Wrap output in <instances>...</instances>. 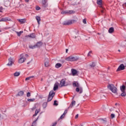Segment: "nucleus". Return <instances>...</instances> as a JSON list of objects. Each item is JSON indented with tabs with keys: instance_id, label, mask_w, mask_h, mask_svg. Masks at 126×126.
<instances>
[{
	"instance_id": "f257e3e1",
	"label": "nucleus",
	"mask_w": 126,
	"mask_h": 126,
	"mask_svg": "<svg viewBox=\"0 0 126 126\" xmlns=\"http://www.w3.org/2000/svg\"><path fill=\"white\" fill-rule=\"evenodd\" d=\"M79 60V57L77 56H73L72 55L65 58V61L67 62H76Z\"/></svg>"
},
{
	"instance_id": "f03ea898",
	"label": "nucleus",
	"mask_w": 126,
	"mask_h": 126,
	"mask_svg": "<svg viewBox=\"0 0 126 126\" xmlns=\"http://www.w3.org/2000/svg\"><path fill=\"white\" fill-rule=\"evenodd\" d=\"M107 88L111 90L112 93L116 94L118 91V89L112 84H109L107 86Z\"/></svg>"
},
{
	"instance_id": "7ed1b4c3",
	"label": "nucleus",
	"mask_w": 126,
	"mask_h": 126,
	"mask_svg": "<svg viewBox=\"0 0 126 126\" xmlns=\"http://www.w3.org/2000/svg\"><path fill=\"white\" fill-rule=\"evenodd\" d=\"M28 58V55L27 54H21V58L19 60V63H23L25 61H26V58Z\"/></svg>"
},
{
	"instance_id": "20e7f679",
	"label": "nucleus",
	"mask_w": 126,
	"mask_h": 126,
	"mask_svg": "<svg viewBox=\"0 0 126 126\" xmlns=\"http://www.w3.org/2000/svg\"><path fill=\"white\" fill-rule=\"evenodd\" d=\"M59 85H60V87H64L65 86H68V85H69V84L66 82V79H63L61 81Z\"/></svg>"
},
{
	"instance_id": "39448f33",
	"label": "nucleus",
	"mask_w": 126,
	"mask_h": 126,
	"mask_svg": "<svg viewBox=\"0 0 126 126\" xmlns=\"http://www.w3.org/2000/svg\"><path fill=\"white\" fill-rule=\"evenodd\" d=\"M55 94L56 93H55L53 90L50 92L47 100L48 102H50L53 100V98H54V96H55Z\"/></svg>"
},
{
	"instance_id": "423d86ee",
	"label": "nucleus",
	"mask_w": 126,
	"mask_h": 126,
	"mask_svg": "<svg viewBox=\"0 0 126 126\" xmlns=\"http://www.w3.org/2000/svg\"><path fill=\"white\" fill-rule=\"evenodd\" d=\"M77 88L76 89V92H79L80 94H81L83 92V89L82 87H80V85L77 82L76 85Z\"/></svg>"
},
{
	"instance_id": "0eeeda50",
	"label": "nucleus",
	"mask_w": 126,
	"mask_h": 126,
	"mask_svg": "<svg viewBox=\"0 0 126 126\" xmlns=\"http://www.w3.org/2000/svg\"><path fill=\"white\" fill-rule=\"evenodd\" d=\"M7 21H11V19H10V18H9V17L2 18L0 20V22H7Z\"/></svg>"
},
{
	"instance_id": "6e6552de",
	"label": "nucleus",
	"mask_w": 126,
	"mask_h": 126,
	"mask_svg": "<svg viewBox=\"0 0 126 126\" xmlns=\"http://www.w3.org/2000/svg\"><path fill=\"white\" fill-rule=\"evenodd\" d=\"M125 68H126V66L124 65V64H121L118 67V68L116 70V71H121V70H124Z\"/></svg>"
},
{
	"instance_id": "1a4fd4ad",
	"label": "nucleus",
	"mask_w": 126,
	"mask_h": 126,
	"mask_svg": "<svg viewBox=\"0 0 126 126\" xmlns=\"http://www.w3.org/2000/svg\"><path fill=\"white\" fill-rule=\"evenodd\" d=\"M74 22V20H69L66 22H64V25H70L71 24H72Z\"/></svg>"
},
{
	"instance_id": "9d476101",
	"label": "nucleus",
	"mask_w": 126,
	"mask_h": 126,
	"mask_svg": "<svg viewBox=\"0 0 126 126\" xmlns=\"http://www.w3.org/2000/svg\"><path fill=\"white\" fill-rule=\"evenodd\" d=\"M8 63L7 64V65H12V64H13V62H14V60H13V59L11 58H10L9 59H8Z\"/></svg>"
},
{
	"instance_id": "9b49d317",
	"label": "nucleus",
	"mask_w": 126,
	"mask_h": 126,
	"mask_svg": "<svg viewBox=\"0 0 126 126\" xmlns=\"http://www.w3.org/2000/svg\"><path fill=\"white\" fill-rule=\"evenodd\" d=\"M47 1V0H42V5L43 6V7H46V6H48Z\"/></svg>"
},
{
	"instance_id": "f8f14e48",
	"label": "nucleus",
	"mask_w": 126,
	"mask_h": 126,
	"mask_svg": "<svg viewBox=\"0 0 126 126\" xmlns=\"http://www.w3.org/2000/svg\"><path fill=\"white\" fill-rule=\"evenodd\" d=\"M17 21H18V22L21 24H23V23H25V22H26V20H25V19H18Z\"/></svg>"
},
{
	"instance_id": "ddd939ff",
	"label": "nucleus",
	"mask_w": 126,
	"mask_h": 126,
	"mask_svg": "<svg viewBox=\"0 0 126 126\" xmlns=\"http://www.w3.org/2000/svg\"><path fill=\"white\" fill-rule=\"evenodd\" d=\"M102 2H103V1H102V0H97V1H96L97 4L99 5V7H100V8H103V6H102Z\"/></svg>"
},
{
	"instance_id": "4468645a",
	"label": "nucleus",
	"mask_w": 126,
	"mask_h": 126,
	"mask_svg": "<svg viewBox=\"0 0 126 126\" xmlns=\"http://www.w3.org/2000/svg\"><path fill=\"white\" fill-rule=\"evenodd\" d=\"M59 85H60V84L59 83H56L54 85V87L53 88L54 91H56V90H58L59 89Z\"/></svg>"
},
{
	"instance_id": "2eb2a0df",
	"label": "nucleus",
	"mask_w": 126,
	"mask_h": 126,
	"mask_svg": "<svg viewBox=\"0 0 126 126\" xmlns=\"http://www.w3.org/2000/svg\"><path fill=\"white\" fill-rule=\"evenodd\" d=\"M71 71L72 73V75L73 76L75 75H77V70H75V69H71Z\"/></svg>"
},
{
	"instance_id": "dca6fc26",
	"label": "nucleus",
	"mask_w": 126,
	"mask_h": 126,
	"mask_svg": "<svg viewBox=\"0 0 126 126\" xmlns=\"http://www.w3.org/2000/svg\"><path fill=\"white\" fill-rule=\"evenodd\" d=\"M35 19L37 21V23L38 25H40V21H41V17H40V16H36L35 17Z\"/></svg>"
},
{
	"instance_id": "f3484780",
	"label": "nucleus",
	"mask_w": 126,
	"mask_h": 126,
	"mask_svg": "<svg viewBox=\"0 0 126 126\" xmlns=\"http://www.w3.org/2000/svg\"><path fill=\"white\" fill-rule=\"evenodd\" d=\"M28 37H29L30 38H32V39H34L36 38V35L34 34V33H32L31 34H29L28 35Z\"/></svg>"
},
{
	"instance_id": "a211bd4d",
	"label": "nucleus",
	"mask_w": 126,
	"mask_h": 126,
	"mask_svg": "<svg viewBox=\"0 0 126 126\" xmlns=\"http://www.w3.org/2000/svg\"><path fill=\"white\" fill-rule=\"evenodd\" d=\"M42 45H43L42 42H39L35 44V46L36 47V48H40V47H41Z\"/></svg>"
},
{
	"instance_id": "6ab92c4d",
	"label": "nucleus",
	"mask_w": 126,
	"mask_h": 126,
	"mask_svg": "<svg viewBox=\"0 0 126 126\" xmlns=\"http://www.w3.org/2000/svg\"><path fill=\"white\" fill-rule=\"evenodd\" d=\"M120 90H121V91H122V92H125V90H126V86H125V85L121 86L120 87Z\"/></svg>"
},
{
	"instance_id": "aec40b11",
	"label": "nucleus",
	"mask_w": 126,
	"mask_h": 126,
	"mask_svg": "<svg viewBox=\"0 0 126 126\" xmlns=\"http://www.w3.org/2000/svg\"><path fill=\"white\" fill-rule=\"evenodd\" d=\"M24 95V92L21 91H20L18 94H17V96H23Z\"/></svg>"
},
{
	"instance_id": "412c9836",
	"label": "nucleus",
	"mask_w": 126,
	"mask_h": 126,
	"mask_svg": "<svg viewBox=\"0 0 126 126\" xmlns=\"http://www.w3.org/2000/svg\"><path fill=\"white\" fill-rule=\"evenodd\" d=\"M62 67V64L60 63H57L55 65L56 68H60V67Z\"/></svg>"
},
{
	"instance_id": "4be33fe9",
	"label": "nucleus",
	"mask_w": 126,
	"mask_h": 126,
	"mask_svg": "<svg viewBox=\"0 0 126 126\" xmlns=\"http://www.w3.org/2000/svg\"><path fill=\"white\" fill-rule=\"evenodd\" d=\"M75 103H76L75 101L72 100L70 105V108H72V107H73V106L75 105Z\"/></svg>"
},
{
	"instance_id": "5701e85b",
	"label": "nucleus",
	"mask_w": 126,
	"mask_h": 126,
	"mask_svg": "<svg viewBox=\"0 0 126 126\" xmlns=\"http://www.w3.org/2000/svg\"><path fill=\"white\" fill-rule=\"evenodd\" d=\"M75 11L74 10H68V14H74Z\"/></svg>"
},
{
	"instance_id": "b1692460",
	"label": "nucleus",
	"mask_w": 126,
	"mask_h": 126,
	"mask_svg": "<svg viewBox=\"0 0 126 126\" xmlns=\"http://www.w3.org/2000/svg\"><path fill=\"white\" fill-rule=\"evenodd\" d=\"M114 28L111 27V28H109V29L108 30V32H109V33H113V32H114Z\"/></svg>"
},
{
	"instance_id": "393cba45",
	"label": "nucleus",
	"mask_w": 126,
	"mask_h": 126,
	"mask_svg": "<svg viewBox=\"0 0 126 126\" xmlns=\"http://www.w3.org/2000/svg\"><path fill=\"white\" fill-rule=\"evenodd\" d=\"M61 14H68V10H64L61 12Z\"/></svg>"
},
{
	"instance_id": "a878e982",
	"label": "nucleus",
	"mask_w": 126,
	"mask_h": 126,
	"mask_svg": "<svg viewBox=\"0 0 126 126\" xmlns=\"http://www.w3.org/2000/svg\"><path fill=\"white\" fill-rule=\"evenodd\" d=\"M22 33H23V31H20V32H16V33L19 37H20V36H21V34H22Z\"/></svg>"
},
{
	"instance_id": "bb28decb",
	"label": "nucleus",
	"mask_w": 126,
	"mask_h": 126,
	"mask_svg": "<svg viewBox=\"0 0 126 126\" xmlns=\"http://www.w3.org/2000/svg\"><path fill=\"white\" fill-rule=\"evenodd\" d=\"M96 64L94 62H92V63H90V66L91 67H94V66H95Z\"/></svg>"
},
{
	"instance_id": "cd10ccee",
	"label": "nucleus",
	"mask_w": 126,
	"mask_h": 126,
	"mask_svg": "<svg viewBox=\"0 0 126 126\" xmlns=\"http://www.w3.org/2000/svg\"><path fill=\"white\" fill-rule=\"evenodd\" d=\"M40 112V109H36L35 110V113L34 115H33V117H35V116H37L38 113Z\"/></svg>"
},
{
	"instance_id": "c85d7f7f",
	"label": "nucleus",
	"mask_w": 126,
	"mask_h": 126,
	"mask_svg": "<svg viewBox=\"0 0 126 126\" xmlns=\"http://www.w3.org/2000/svg\"><path fill=\"white\" fill-rule=\"evenodd\" d=\"M19 75H20V73L18 72H16L14 73V76H19Z\"/></svg>"
},
{
	"instance_id": "c756f323",
	"label": "nucleus",
	"mask_w": 126,
	"mask_h": 126,
	"mask_svg": "<svg viewBox=\"0 0 126 126\" xmlns=\"http://www.w3.org/2000/svg\"><path fill=\"white\" fill-rule=\"evenodd\" d=\"M101 122L102 124H106V123H107V120H106V119H101Z\"/></svg>"
},
{
	"instance_id": "7c9ffc66",
	"label": "nucleus",
	"mask_w": 126,
	"mask_h": 126,
	"mask_svg": "<svg viewBox=\"0 0 126 126\" xmlns=\"http://www.w3.org/2000/svg\"><path fill=\"white\" fill-rule=\"evenodd\" d=\"M29 102H34L35 101V98H29L28 99Z\"/></svg>"
},
{
	"instance_id": "2f4dec72",
	"label": "nucleus",
	"mask_w": 126,
	"mask_h": 126,
	"mask_svg": "<svg viewBox=\"0 0 126 126\" xmlns=\"http://www.w3.org/2000/svg\"><path fill=\"white\" fill-rule=\"evenodd\" d=\"M122 93L121 94V96H122V97H126V92H122Z\"/></svg>"
},
{
	"instance_id": "473e14b6",
	"label": "nucleus",
	"mask_w": 126,
	"mask_h": 126,
	"mask_svg": "<svg viewBox=\"0 0 126 126\" xmlns=\"http://www.w3.org/2000/svg\"><path fill=\"white\" fill-rule=\"evenodd\" d=\"M34 77V76H32L29 77H27L26 78V80H30V79H31V78H33Z\"/></svg>"
},
{
	"instance_id": "72a5a7b5",
	"label": "nucleus",
	"mask_w": 126,
	"mask_h": 126,
	"mask_svg": "<svg viewBox=\"0 0 126 126\" xmlns=\"http://www.w3.org/2000/svg\"><path fill=\"white\" fill-rule=\"evenodd\" d=\"M49 65H50V64H49L48 62H46L45 63V66H46V67H48V66H49Z\"/></svg>"
},
{
	"instance_id": "f704fd0d",
	"label": "nucleus",
	"mask_w": 126,
	"mask_h": 126,
	"mask_svg": "<svg viewBox=\"0 0 126 126\" xmlns=\"http://www.w3.org/2000/svg\"><path fill=\"white\" fill-rule=\"evenodd\" d=\"M29 47H30V49H35V48H37V47H36V45H33V46H32V45L30 46Z\"/></svg>"
},
{
	"instance_id": "c9c22d12",
	"label": "nucleus",
	"mask_w": 126,
	"mask_h": 126,
	"mask_svg": "<svg viewBox=\"0 0 126 126\" xmlns=\"http://www.w3.org/2000/svg\"><path fill=\"white\" fill-rule=\"evenodd\" d=\"M115 114H111L110 115V118L111 119H114V118H115Z\"/></svg>"
},
{
	"instance_id": "e433bc0d",
	"label": "nucleus",
	"mask_w": 126,
	"mask_h": 126,
	"mask_svg": "<svg viewBox=\"0 0 126 126\" xmlns=\"http://www.w3.org/2000/svg\"><path fill=\"white\" fill-rule=\"evenodd\" d=\"M64 114H63L61 117L60 118H59V120L61 119V120H63V118H64Z\"/></svg>"
},
{
	"instance_id": "4c0bfd02",
	"label": "nucleus",
	"mask_w": 126,
	"mask_h": 126,
	"mask_svg": "<svg viewBox=\"0 0 126 126\" xmlns=\"http://www.w3.org/2000/svg\"><path fill=\"white\" fill-rule=\"evenodd\" d=\"M57 100H55L54 102V106H58V105H59V104L57 103Z\"/></svg>"
},
{
	"instance_id": "58836bf2",
	"label": "nucleus",
	"mask_w": 126,
	"mask_h": 126,
	"mask_svg": "<svg viewBox=\"0 0 126 126\" xmlns=\"http://www.w3.org/2000/svg\"><path fill=\"white\" fill-rule=\"evenodd\" d=\"M27 97H30V96H31V94L30 93V92H28L27 94Z\"/></svg>"
},
{
	"instance_id": "ea45409f",
	"label": "nucleus",
	"mask_w": 126,
	"mask_h": 126,
	"mask_svg": "<svg viewBox=\"0 0 126 126\" xmlns=\"http://www.w3.org/2000/svg\"><path fill=\"white\" fill-rule=\"evenodd\" d=\"M35 9H36V10H40V7L37 6H36V7H35Z\"/></svg>"
},
{
	"instance_id": "a19ab883",
	"label": "nucleus",
	"mask_w": 126,
	"mask_h": 126,
	"mask_svg": "<svg viewBox=\"0 0 126 126\" xmlns=\"http://www.w3.org/2000/svg\"><path fill=\"white\" fill-rule=\"evenodd\" d=\"M102 8V10H101V13H104V12H105V9L103 8V7Z\"/></svg>"
},
{
	"instance_id": "79ce46f5",
	"label": "nucleus",
	"mask_w": 126,
	"mask_h": 126,
	"mask_svg": "<svg viewBox=\"0 0 126 126\" xmlns=\"http://www.w3.org/2000/svg\"><path fill=\"white\" fill-rule=\"evenodd\" d=\"M66 113H67V110H65L64 112V113H63V115H64V116H65V115H66Z\"/></svg>"
},
{
	"instance_id": "37998d69",
	"label": "nucleus",
	"mask_w": 126,
	"mask_h": 126,
	"mask_svg": "<svg viewBox=\"0 0 126 126\" xmlns=\"http://www.w3.org/2000/svg\"><path fill=\"white\" fill-rule=\"evenodd\" d=\"M77 83V82L73 83V86H75V87H76Z\"/></svg>"
},
{
	"instance_id": "c03bdc74",
	"label": "nucleus",
	"mask_w": 126,
	"mask_h": 126,
	"mask_svg": "<svg viewBox=\"0 0 126 126\" xmlns=\"http://www.w3.org/2000/svg\"><path fill=\"white\" fill-rule=\"evenodd\" d=\"M83 24H86V19H84L83 20Z\"/></svg>"
},
{
	"instance_id": "a18cd8bd",
	"label": "nucleus",
	"mask_w": 126,
	"mask_h": 126,
	"mask_svg": "<svg viewBox=\"0 0 126 126\" xmlns=\"http://www.w3.org/2000/svg\"><path fill=\"white\" fill-rule=\"evenodd\" d=\"M36 121L37 120H35L34 122H33L32 126H36Z\"/></svg>"
},
{
	"instance_id": "49530a36",
	"label": "nucleus",
	"mask_w": 126,
	"mask_h": 126,
	"mask_svg": "<svg viewBox=\"0 0 126 126\" xmlns=\"http://www.w3.org/2000/svg\"><path fill=\"white\" fill-rule=\"evenodd\" d=\"M92 54V52L90 51L89 53L88 54V57H89L90 56V54Z\"/></svg>"
},
{
	"instance_id": "de8ad7c7",
	"label": "nucleus",
	"mask_w": 126,
	"mask_h": 126,
	"mask_svg": "<svg viewBox=\"0 0 126 126\" xmlns=\"http://www.w3.org/2000/svg\"><path fill=\"white\" fill-rule=\"evenodd\" d=\"M78 114H77L75 117V119H78Z\"/></svg>"
},
{
	"instance_id": "09e8293b",
	"label": "nucleus",
	"mask_w": 126,
	"mask_h": 126,
	"mask_svg": "<svg viewBox=\"0 0 126 126\" xmlns=\"http://www.w3.org/2000/svg\"><path fill=\"white\" fill-rule=\"evenodd\" d=\"M47 107V104H46V103H44L43 104V107Z\"/></svg>"
},
{
	"instance_id": "8fccbe9b",
	"label": "nucleus",
	"mask_w": 126,
	"mask_h": 126,
	"mask_svg": "<svg viewBox=\"0 0 126 126\" xmlns=\"http://www.w3.org/2000/svg\"><path fill=\"white\" fill-rule=\"evenodd\" d=\"M26 2H28L29 1V0H25Z\"/></svg>"
},
{
	"instance_id": "3c124183",
	"label": "nucleus",
	"mask_w": 126,
	"mask_h": 126,
	"mask_svg": "<svg viewBox=\"0 0 126 126\" xmlns=\"http://www.w3.org/2000/svg\"><path fill=\"white\" fill-rule=\"evenodd\" d=\"M2 9H3L2 7H0V10H2Z\"/></svg>"
},
{
	"instance_id": "603ef678",
	"label": "nucleus",
	"mask_w": 126,
	"mask_h": 126,
	"mask_svg": "<svg viewBox=\"0 0 126 126\" xmlns=\"http://www.w3.org/2000/svg\"><path fill=\"white\" fill-rule=\"evenodd\" d=\"M67 52H68V49H66V53H67Z\"/></svg>"
},
{
	"instance_id": "864d4df0",
	"label": "nucleus",
	"mask_w": 126,
	"mask_h": 126,
	"mask_svg": "<svg viewBox=\"0 0 126 126\" xmlns=\"http://www.w3.org/2000/svg\"><path fill=\"white\" fill-rule=\"evenodd\" d=\"M0 12H2V10H0Z\"/></svg>"
},
{
	"instance_id": "5fc2aeb1",
	"label": "nucleus",
	"mask_w": 126,
	"mask_h": 126,
	"mask_svg": "<svg viewBox=\"0 0 126 126\" xmlns=\"http://www.w3.org/2000/svg\"><path fill=\"white\" fill-rule=\"evenodd\" d=\"M124 4H125V6H126V2H125Z\"/></svg>"
},
{
	"instance_id": "6e6d98bb",
	"label": "nucleus",
	"mask_w": 126,
	"mask_h": 126,
	"mask_svg": "<svg viewBox=\"0 0 126 126\" xmlns=\"http://www.w3.org/2000/svg\"><path fill=\"white\" fill-rule=\"evenodd\" d=\"M118 105V103H115V106H117Z\"/></svg>"
},
{
	"instance_id": "4d7b16f0",
	"label": "nucleus",
	"mask_w": 126,
	"mask_h": 126,
	"mask_svg": "<svg viewBox=\"0 0 126 126\" xmlns=\"http://www.w3.org/2000/svg\"><path fill=\"white\" fill-rule=\"evenodd\" d=\"M0 32H1V30H0Z\"/></svg>"
},
{
	"instance_id": "13d9d810",
	"label": "nucleus",
	"mask_w": 126,
	"mask_h": 126,
	"mask_svg": "<svg viewBox=\"0 0 126 126\" xmlns=\"http://www.w3.org/2000/svg\"><path fill=\"white\" fill-rule=\"evenodd\" d=\"M81 126H83V125H81Z\"/></svg>"
},
{
	"instance_id": "bf43d9fd",
	"label": "nucleus",
	"mask_w": 126,
	"mask_h": 126,
	"mask_svg": "<svg viewBox=\"0 0 126 126\" xmlns=\"http://www.w3.org/2000/svg\"><path fill=\"white\" fill-rule=\"evenodd\" d=\"M118 51H119V52H120V50H119Z\"/></svg>"
}]
</instances>
